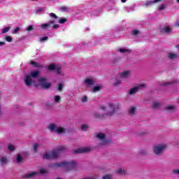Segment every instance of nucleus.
<instances>
[{"mask_svg":"<svg viewBox=\"0 0 179 179\" xmlns=\"http://www.w3.org/2000/svg\"><path fill=\"white\" fill-rule=\"evenodd\" d=\"M108 106L110 109L109 112H108L106 114H100L96 113L94 114V117L96 120H106V115H108V117L113 116V115L115 114L116 111H118L119 108H120V103L114 104L113 103H110Z\"/></svg>","mask_w":179,"mask_h":179,"instance_id":"obj_1","label":"nucleus"},{"mask_svg":"<svg viewBox=\"0 0 179 179\" xmlns=\"http://www.w3.org/2000/svg\"><path fill=\"white\" fill-rule=\"evenodd\" d=\"M60 10L62 12H68V10H69V7H66V6H62L60 8Z\"/></svg>","mask_w":179,"mask_h":179,"instance_id":"obj_27","label":"nucleus"},{"mask_svg":"<svg viewBox=\"0 0 179 179\" xmlns=\"http://www.w3.org/2000/svg\"><path fill=\"white\" fill-rule=\"evenodd\" d=\"M24 82L26 86H31L33 85V79H31V76L27 75L24 78Z\"/></svg>","mask_w":179,"mask_h":179,"instance_id":"obj_10","label":"nucleus"},{"mask_svg":"<svg viewBox=\"0 0 179 179\" xmlns=\"http://www.w3.org/2000/svg\"><path fill=\"white\" fill-rule=\"evenodd\" d=\"M177 2H178V3H179V0H177Z\"/></svg>","mask_w":179,"mask_h":179,"instance_id":"obj_59","label":"nucleus"},{"mask_svg":"<svg viewBox=\"0 0 179 179\" xmlns=\"http://www.w3.org/2000/svg\"><path fill=\"white\" fill-rule=\"evenodd\" d=\"M27 31H33V30H34V28L33 27L32 25H30V26H29V27L27 28Z\"/></svg>","mask_w":179,"mask_h":179,"instance_id":"obj_42","label":"nucleus"},{"mask_svg":"<svg viewBox=\"0 0 179 179\" xmlns=\"http://www.w3.org/2000/svg\"><path fill=\"white\" fill-rule=\"evenodd\" d=\"M162 0H154L147 1L144 5L145 6H152V5H155V3H157L158 2H162Z\"/></svg>","mask_w":179,"mask_h":179,"instance_id":"obj_11","label":"nucleus"},{"mask_svg":"<svg viewBox=\"0 0 179 179\" xmlns=\"http://www.w3.org/2000/svg\"><path fill=\"white\" fill-rule=\"evenodd\" d=\"M38 146H40V145L37 143L34 145L33 150L35 152V153H37L38 152Z\"/></svg>","mask_w":179,"mask_h":179,"instance_id":"obj_26","label":"nucleus"},{"mask_svg":"<svg viewBox=\"0 0 179 179\" xmlns=\"http://www.w3.org/2000/svg\"><path fill=\"white\" fill-rule=\"evenodd\" d=\"M121 83V80H117L113 85L114 86H117V85H120Z\"/></svg>","mask_w":179,"mask_h":179,"instance_id":"obj_51","label":"nucleus"},{"mask_svg":"<svg viewBox=\"0 0 179 179\" xmlns=\"http://www.w3.org/2000/svg\"><path fill=\"white\" fill-rule=\"evenodd\" d=\"M48 40V36H43L40 38V42L43 43L44 41H47Z\"/></svg>","mask_w":179,"mask_h":179,"instance_id":"obj_36","label":"nucleus"},{"mask_svg":"<svg viewBox=\"0 0 179 179\" xmlns=\"http://www.w3.org/2000/svg\"><path fill=\"white\" fill-rule=\"evenodd\" d=\"M56 132H57V134H62L63 132H65V129H64V127H58L56 129Z\"/></svg>","mask_w":179,"mask_h":179,"instance_id":"obj_25","label":"nucleus"},{"mask_svg":"<svg viewBox=\"0 0 179 179\" xmlns=\"http://www.w3.org/2000/svg\"><path fill=\"white\" fill-rule=\"evenodd\" d=\"M162 85L163 86H167V85H171V83H164Z\"/></svg>","mask_w":179,"mask_h":179,"instance_id":"obj_54","label":"nucleus"},{"mask_svg":"<svg viewBox=\"0 0 179 179\" xmlns=\"http://www.w3.org/2000/svg\"><path fill=\"white\" fill-rule=\"evenodd\" d=\"M161 104L159 102H155L152 105L153 108H159L160 107Z\"/></svg>","mask_w":179,"mask_h":179,"instance_id":"obj_31","label":"nucleus"},{"mask_svg":"<svg viewBox=\"0 0 179 179\" xmlns=\"http://www.w3.org/2000/svg\"><path fill=\"white\" fill-rule=\"evenodd\" d=\"M49 129H50V131H54V132H56L57 129H56L55 124H50V125L49 126Z\"/></svg>","mask_w":179,"mask_h":179,"instance_id":"obj_24","label":"nucleus"},{"mask_svg":"<svg viewBox=\"0 0 179 179\" xmlns=\"http://www.w3.org/2000/svg\"><path fill=\"white\" fill-rule=\"evenodd\" d=\"M19 30H20V27H15V29L13 31V34H17V33H19Z\"/></svg>","mask_w":179,"mask_h":179,"instance_id":"obj_35","label":"nucleus"},{"mask_svg":"<svg viewBox=\"0 0 179 179\" xmlns=\"http://www.w3.org/2000/svg\"><path fill=\"white\" fill-rule=\"evenodd\" d=\"M0 45H5V42H0Z\"/></svg>","mask_w":179,"mask_h":179,"instance_id":"obj_57","label":"nucleus"},{"mask_svg":"<svg viewBox=\"0 0 179 179\" xmlns=\"http://www.w3.org/2000/svg\"><path fill=\"white\" fill-rule=\"evenodd\" d=\"M48 69L49 71H55V69H57V65L55 64H51L48 66Z\"/></svg>","mask_w":179,"mask_h":179,"instance_id":"obj_18","label":"nucleus"},{"mask_svg":"<svg viewBox=\"0 0 179 179\" xmlns=\"http://www.w3.org/2000/svg\"><path fill=\"white\" fill-rule=\"evenodd\" d=\"M159 33L160 34H169V33H171V28L170 27L159 28Z\"/></svg>","mask_w":179,"mask_h":179,"instance_id":"obj_8","label":"nucleus"},{"mask_svg":"<svg viewBox=\"0 0 179 179\" xmlns=\"http://www.w3.org/2000/svg\"><path fill=\"white\" fill-rule=\"evenodd\" d=\"M175 26H176V27H179V23H178V22H176V23L175 24Z\"/></svg>","mask_w":179,"mask_h":179,"instance_id":"obj_56","label":"nucleus"},{"mask_svg":"<svg viewBox=\"0 0 179 179\" xmlns=\"http://www.w3.org/2000/svg\"><path fill=\"white\" fill-rule=\"evenodd\" d=\"M132 34L134 35V36H136L137 34H139V31L138 30H133L132 31Z\"/></svg>","mask_w":179,"mask_h":179,"instance_id":"obj_44","label":"nucleus"},{"mask_svg":"<svg viewBox=\"0 0 179 179\" xmlns=\"http://www.w3.org/2000/svg\"><path fill=\"white\" fill-rule=\"evenodd\" d=\"M40 173H41V174H44V173H45V171L44 169H41Z\"/></svg>","mask_w":179,"mask_h":179,"instance_id":"obj_53","label":"nucleus"},{"mask_svg":"<svg viewBox=\"0 0 179 179\" xmlns=\"http://www.w3.org/2000/svg\"><path fill=\"white\" fill-rule=\"evenodd\" d=\"M135 111H136V107H131V108H130V109L129 110V113L131 115H134V114H135Z\"/></svg>","mask_w":179,"mask_h":179,"instance_id":"obj_23","label":"nucleus"},{"mask_svg":"<svg viewBox=\"0 0 179 179\" xmlns=\"http://www.w3.org/2000/svg\"><path fill=\"white\" fill-rule=\"evenodd\" d=\"M50 169H58V167H65L66 171H69V170H73V169L76 168V162L72 161L70 162H62L60 163H55L49 165Z\"/></svg>","mask_w":179,"mask_h":179,"instance_id":"obj_3","label":"nucleus"},{"mask_svg":"<svg viewBox=\"0 0 179 179\" xmlns=\"http://www.w3.org/2000/svg\"><path fill=\"white\" fill-rule=\"evenodd\" d=\"M8 150H10L11 152L15 150V147L12 145H8Z\"/></svg>","mask_w":179,"mask_h":179,"instance_id":"obj_45","label":"nucleus"},{"mask_svg":"<svg viewBox=\"0 0 179 179\" xmlns=\"http://www.w3.org/2000/svg\"><path fill=\"white\" fill-rule=\"evenodd\" d=\"M166 149L165 145H159L154 147L153 151L155 155H160Z\"/></svg>","mask_w":179,"mask_h":179,"instance_id":"obj_6","label":"nucleus"},{"mask_svg":"<svg viewBox=\"0 0 179 179\" xmlns=\"http://www.w3.org/2000/svg\"><path fill=\"white\" fill-rule=\"evenodd\" d=\"M141 86H143V85H141Z\"/></svg>","mask_w":179,"mask_h":179,"instance_id":"obj_60","label":"nucleus"},{"mask_svg":"<svg viewBox=\"0 0 179 179\" xmlns=\"http://www.w3.org/2000/svg\"><path fill=\"white\" fill-rule=\"evenodd\" d=\"M101 110H102L103 111H104V110H106V107L105 106H100Z\"/></svg>","mask_w":179,"mask_h":179,"instance_id":"obj_55","label":"nucleus"},{"mask_svg":"<svg viewBox=\"0 0 179 179\" xmlns=\"http://www.w3.org/2000/svg\"><path fill=\"white\" fill-rule=\"evenodd\" d=\"M0 110H1V106H0Z\"/></svg>","mask_w":179,"mask_h":179,"instance_id":"obj_61","label":"nucleus"},{"mask_svg":"<svg viewBox=\"0 0 179 179\" xmlns=\"http://www.w3.org/2000/svg\"><path fill=\"white\" fill-rule=\"evenodd\" d=\"M102 179H111V176L107 174L103 176Z\"/></svg>","mask_w":179,"mask_h":179,"instance_id":"obj_46","label":"nucleus"},{"mask_svg":"<svg viewBox=\"0 0 179 179\" xmlns=\"http://www.w3.org/2000/svg\"><path fill=\"white\" fill-rule=\"evenodd\" d=\"M56 70L57 72V75H61V67H59V66L56 67Z\"/></svg>","mask_w":179,"mask_h":179,"instance_id":"obj_47","label":"nucleus"},{"mask_svg":"<svg viewBox=\"0 0 179 179\" xmlns=\"http://www.w3.org/2000/svg\"><path fill=\"white\" fill-rule=\"evenodd\" d=\"M168 57L169 59H176V58H178L179 55L177 54L169 53Z\"/></svg>","mask_w":179,"mask_h":179,"instance_id":"obj_17","label":"nucleus"},{"mask_svg":"<svg viewBox=\"0 0 179 179\" xmlns=\"http://www.w3.org/2000/svg\"><path fill=\"white\" fill-rule=\"evenodd\" d=\"M6 41H8V43H12V37L7 36L5 38Z\"/></svg>","mask_w":179,"mask_h":179,"instance_id":"obj_40","label":"nucleus"},{"mask_svg":"<svg viewBox=\"0 0 179 179\" xmlns=\"http://www.w3.org/2000/svg\"><path fill=\"white\" fill-rule=\"evenodd\" d=\"M117 174H127V172L125 171H122V169H119L117 171Z\"/></svg>","mask_w":179,"mask_h":179,"instance_id":"obj_32","label":"nucleus"},{"mask_svg":"<svg viewBox=\"0 0 179 179\" xmlns=\"http://www.w3.org/2000/svg\"><path fill=\"white\" fill-rule=\"evenodd\" d=\"M10 30V27H5L2 30V34H5V33H8Z\"/></svg>","mask_w":179,"mask_h":179,"instance_id":"obj_34","label":"nucleus"},{"mask_svg":"<svg viewBox=\"0 0 179 179\" xmlns=\"http://www.w3.org/2000/svg\"><path fill=\"white\" fill-rule=\"evenodd\" d=\"M0 161H1V164H4L5 163H7L8 159H6V157H2L0 159Z\"/></svg>","mask_w":179,"mask_h":179,"instance_id":"obj_28","label":"nucleus"},{"mask_svg":"<svg viewBox=\"0 0 179 179\" xmlns=\"http://www.w3.org/2000/svg\"><path fill=\"white\" fill-rule=\"evenodd\" d=\"M173 174H179V169H175L173 171Z\"/></svg>","mask_w":179,"mask_h":179,"instance_id":"obj_52","label":"nucleus"},{"mask_svg":"<svg viewBox=\"0 0 179 179\" xmlns=\"http://www.w3.org/2000/svg\"><path fill=\"white\" fill-rule=\"evenodd\" d=\"M129 73H131V71H129L120 73V78H128V76H129Z\"/></svg>","mask_w":179,"mask_h":179,"instance_id":"obj_15","label":"nucleus"},{"mask_svg":"<svg viewBox=\"0 0 179 179\" xmlns=\"http://www.w3.org/2000/svg\"><path fill=\"white\" fill-rule=\"evenodd\" d=\"M50 17H52L53 19H58V16H57V15H55V13H50Z\"/></svg>","mask_w":179,"mask_h":179,"instance_id":"obj_39","label":"nucleus"},{"mask_svg":"<svg viewBox=\"0 0 179 179\" xmlns=\"http://www.w3.org/2000/svg\"><path fill=\"white\" fill-rule=\"evenodd\" d=\"M119 52H121L122 54H124V52H131V50L129 49H124V48H120L118 50Z\"/></svg>","mask_w":179,"mask_h":179,"instance_id":"obj_20","label":"nucleus"},{"mask_svg":"<svg viewBox=\"0 0 179 179\" xmlns=\"http://www.w3.org/2000/svg\"><path fill=\"white\" fill-rule=\"evenodd\" d=\"M22 160H23V158L22 157V155H18L17 156V163H22Z\"/></svg>","mask_w":179,"mask_h":179,"instance_id":"obj_33","label":"nucleus"},{"mask_svg":"<svg viewBox=\"0 0 179 179\" xmlns=\"http://www.w3.org/2000/svg\"><path fill=\"white\" fill-rule=\"evenodd\" d=\"M87 128H89V126L87 124H83L81 126V131H87Z\"/></svg>","mask_w":179,"mask_h":179,"instance_id":"obj_37","label":"nucleus"},{"mask_svg":"<svg viewBox=\"0 0 179 179\" xmlns=\"http://www.w3.org/2000/svg\"><path fill=\"white\" fill-rule=\"evenodd\" d=\"M175 108L174 106H168L165 107V110H166V111H173Z\"/></svg>","mask_w":179,"mask_h":179,"instance_id":"obj_21","label":"nucleus"},{"mask_svg":"<svg viewBox=\"0 0 179 179\" xmlns=\"http://www.w3.org/2000/svg\"><path fill=\"white\" fill-rule=\"evenodd\" d=\"M43 10H45V8H44V7H40L39 8H38V10H36V12L40 13V12H43Z\"/></svg>","mask_w":179,"mask_h":179,"instance_id":"obj_43","label":"nucleus"},{"mask_svg":"<svg viewBox=\"0 0 179 179\" xmlns=\"http://www.w3.org/2000/svg\"><path fill=\"white\" fill-rule=\"evenodd\" d=\"M54 20H50L48 23H44L41 24V28H42L43 30H48V29L51 27V24H54Z\"/></svg>","mask_w":179,"mask_h":179,"instance_id":"obj_9","label":"nucleus"},{"mask_svg":"<svg viewBox=\"0 0 179 179\" xmlns=\"http://www.w3.org/2000/svg\"><path fill=\"white\" fill-rule=\"evenodd\" d=\"M65 150H66V146H60L56 150H53L43 154V159H45L47 160H50V159H58V157H59V155H61L62 152H65Z\"/></svg>","mask_w":179,"mask_h":179,"instance_id":"obj_2","label":"nucleus"},{"mask_svg":"<svg viewBox=\"0 0 179 179\" xmlns=\"http://www.w3.org/2000/svg\"><path fill=\"white\" fill-rule=\"evenodd\" d=\"M66 22H68V19L66 18H61L59 21V23L60 24H64V23H66Z\"/></svg>","mask_w":179,"mask_h":179,"instance_id":"obj_30","label":"nucleus"},{"mask_svg":"<svg viewBox=\"0 0 179 179\" xmlns=\"http://www.w3.org/2000/svg\"><path fill=\"white\" fill-rule=\"evenodd\" d=\"M138 90H139V87H134L131 90H130V91L129 92V94H135V93H136V92H138Z\"/></svg>","mask_w":179,"mask_h":179,"instance_id":"obj_16","label":"nucleus"},{"mask_svg":"<svg viewBox=\"0 0 179 179\" xmlns=\"http://www.w3.org/2000/svg\"><path fill=\"white\" fill-rule=\"evenodd\" d=\"M82 101H83V103H86V101H87V96H84L83 97Z\"/></svg>","mask_w":179,"mask_h":179,"instance_id":"obj_49","label":"nucleus"},{"mask_svg":"<svg viewBox=\"0 0 179 179\" xmlns=\"http://www.w3.org/2000/svg\"><path fill=\"white\" fill-rule=\"evenodd\" d=\"M101 89V87L100 86H96L93 87V92L96 93V92H99Z\"/></svg>","mask_w":179,"mask_h":179,"instance_id":"obj_38","label":"nucleus"},{"mask_svg":"<svg viewBox=\"0 0 179 179\" xmlns=\"http://www.w3.org/2000/svg\"><path fill=\"white\" fill-rule=\"evenodd\" d=\"M63 89H64V84L59 83L57 87V90H59V92H62Z\"/></svg>","mask_w":179,"mask_h":179,"instance_id":"obj_29","label":"nucleus"},{"mask_svg":"<svg viewBox=\"0 0 179 179\" xmlns=\"http://www.w3.org/2000/svg\"><path fill=\"white\" fill-rule=\"evenodd\" d=\"M164 9H166V6L164 4L159 6L158 8V10H164Z\"/></svg>","mask_w":179,"mask_h":179,"instance_id":"obj_41","label":"nucleus"},{"mask_svg":"<svg viewBox=\"0 0 179 179\" xmlns=\"http://www.w3.org/2000/svg\"><path fill=\"white\" fill-rule=\"evenodd\" d=\"M85 82L87 85H89L90 86H93V85H94V80L92 79H86Z\"/></svg>","mask_w":179,"mask_h":179,"instance_id":"obj_19","label":"nucleus"},{"mask_svg":"<svg viewBox=\"0 0 179 179\" xmlns=\"http://www.w3.org/2000/svg\"><path fill=\"white\" fill-rule=\"evenodd\" d=\"M58 27H59V25L58 24H55L52 25V29L54 30L58 29Z\"/></svg>","mask_w":179,"mask_h":179,"instance_id":"obj_48","label":"nucleus"},{"mask_svg":"<svg viewBox=\"0 0 179 179\" xmlns=\"http://www.w3.org/2000/svg\"><path fill=\"white\" fill-rule=\"evenodd\" d=\"M90 150H92V148L85 147V148H81L75 150L74 153H76V154L89 153V152H90Z\"/></svg>","mask_w":179,"mask_h":179,"instance_id":"obj_7","label":"nucleus"},{"mask_svg":"<svg viewBox=\"0 0 179 179\" xmlns=\"http://www.w3.org/2000/svg\"><path fill=\"white\" fill-rule=\"evenodd\" d=\"M38 75H40V71L36 70L35 71H31L29 76H31V78H37Z\"/></svg>","mask_w":179,"mask_h":179,"instance_id":"obj_14","label":"nucleus"},{"mask_svg":"<svg viewBox=\"0 0 179 179\" xmlns=\"http://www.w3.org/2000/svg\"><path fill=\"white\" fill-rule=\"evenodd\" d=\"M55 99V102L57 103H61V96L59 95H56L54 97Z\"/></svg>","mask_w":179,"mask_h":179,"instance_id":"obj_22","label":"nucleus"},{"mask_svg":"<svg viewBox=\"0 0 179 179\" xmlns=\"http://www.w3.org/2000/svg\"><path fill=\"white\" fill-rule=\"evenodd\" d=\"M30 64L32 65L34 68H44V66L43 64H40L39 63L34 61L30 62Z\"/></svg>","mask_w":179,"mask_h":179,"instance_id":"obj_13","label":"nucleus"},{"mask_svg":"<svg viewBox=\"0 0 179 179\" xmlns=\"http://www.w3.org/2000/svg\"><path fill=\"white\" fill-rule=\"evenodd\" d=\"M39 85L42 89H50L51 87V83L47 82V78L41 77L38 80Z\"/></svg>","mask_w":179,"mask_h":179,"instance_id":"obj_4","label":"nucleus"},{"mask_svg":"<svg viewBox=\"0 0 179 179\" xmlns=\"http://www.w3.org/2000/svg\"><path fill=\"white\" fill-rule=\"evenodd\" d=\"M37 174H38V173L31 172V173H27V174L24 175L22 176V178H32V177H34V176H37Z\"/></svg>","mask_w":179,"mask_h":179,"instance_id":"obj_12","label":"nucleus"},{"mask_svg":"<svg viewBox=\"0 0 179 179\" xmlns=\"http://www.w3.org/2000/svg\"><path fill=\"white\" fill-rule=\"evenodd\" d=\"M96 138L102 141L101 145H107L108 143H110V140H106V135L103 133L97 134Z\"/></svg>","mask_w":179,"mask_h":179,"instance_id":"obj_5","label":"nucleus"},{"mask_svg":"<svg viewBox=\"0 0 179 179\" xmlns=\"http://www.w3.org/2000/svg\"><path fill=\"white\" fill-rule=\"evenodd\" d=\"M123 3H125L127 2V0H121Z\"/></svg>","mask_w":179,"mask_h":179,"instance_id":"obj_58","label":"nucleus"},{"mask_svg":"<svg viewBox=\"0 0 179 179\" xmlns=\"http://www.w3.org/2000/svg\"><path fill=\"white\" fill-rule=\"evenodd\" d=\"M141 155H148V152L146 150H143L140 152Z\"/></svg>","mask_w":179,"mask_h":179,"instance_id":"obj_50","label":"nucleus"}]
</instances>
